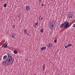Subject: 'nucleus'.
Here are the masks:
<instances>
[{"label": "nucleus", "instance_id": "aec40b11", "mask_svg": "<svg viewBox=\"0 0 75 75\" xmlns=\"http://www.w3.org/2000/svg\"><path fill=\"white\" fill-rule=\"evenodd\" d=\"M15 37V36H14L13 35H12V38L13 39Z\"/></svg>", "mask_w": 75, "mask_h": 75}, {"label": "nucleus", "instance_id": "1a4fd4ad", "mask_svg": "<svg viewBox=\"0 0 75 75\" xmlns=\"http://www.w3.org/2000/svg\"><path fill=\"white\" fill-rule=\"evenodd\" d=\"M45 49H46V47H43L41 48V50L43 51V50H45Z\"/></svg>", "mask_w": 75, "mask_h": 75}, {"label": "nucleus", "instance_id": "cd10ccee", "mask_svg": "<svg viewBox=\"0 0 75 75\" xmlns=\"http://www.w3.org/2000/svg\"><path fill=\"white\" fill-rule=\"evenodd\" d=\"M26 59V60H27V61H28V59Z\"/></svg>", "mask_w": 75, "mask_h": 75}, {"label": "nucleus", "instance_id": "423d86ee", "mask_svg": "<svg viewBox=\"0 0 75 75\" xmlns=\"http://www.w3.org/2000/svg\"><path fill=\"white\" fill-rule=\"evenodd\" d=\"M8 45L6 44H2V46L4 48H7Z\"/></svg>", "mask_w": 75, "mask_h": 75}, {"label": "nucleus", "instance_id": "39448f33", "mask_svg": "<svg viewBox=\"0 0 75 75\" xmlns=\"http://www.w3.org/2000/svg\"><path fill=\"white\" fill-rule=\"evenodd\" d=\"M52 47V45L51 44V43H49L47 45L48 48H51Z\"/></svg>", "mask_w": 75, "mask_h": 75}, {"label": "nucleus", "instance_id": "6e6552de", "mask_svg": "<svg viewBox=\"0 0 75 75\" xmlns=\"http://www.w3.org/2000/svg\"><path fill=\"white\" fill-rule=\"evenodd\" d=\"M7 64L6 63V62H3L2 63V65H7V64Z\"/></svg>", "mask_w": 75, "mask_h": 75}, {"label": "nucleus", "instance_id": "ddd939ff", "mask_svg": "<svg viewBox=\"0 0 75 75\" xmlns=\"http://www.w3.org/2000/svg\"><path fill=\"white\" fill-rule=\"evenodd\" d=\"M7 55L4 56L3 57V58L4 59H6V58H7Z\"/></svg>", "mask_w": 75, "mask_h": 75}, {"label": "nucleus", "instance_id": "393cba45", "mask_svg": "<svg viewBox=\"0 0 75 75\" xmlns=\"http://www.w3.org/2000/svg\"><path fill=\"white\" fill-rule=\"evenodd\" d=\"M54 42H55V43H57V40H55L54 41Z\"/></svg>", "mask_w": 75, "mask_h": 75}, {"label": "nucleus", "instance_id": "20e7f679", "mask_svg": "<svg viewBox=\"0 0 75 75\" xmlns=\"http://www.w3.org/2000/svg\"><path fill=\"white\" fill-rule=\"evenodd\" d=\"M30 7L29 6H27L26 8V10L27 11H28L29 10H30Z\"/></svg>", "mask_w": 75, "mask_h": 75}, {"label": "nucleus", "instance_id": "b1692460", "mask_svg": "<svg viewBox=\"0 0 75 75\" xmlns=\"http://www.w3.org/2000/svg\"><path fill=\"white\" fill-rule=\"evenodd\" d=\"M41 20H43V18L41 17Z\"/></svg>", "mask_w": 75, "mask_h": 75}, {"label": "nucleus", "instance_id": "dca6fc26", "mask_svg": "<svg viewBox=\"0 0 75 75\" xmlns=\"http://www.w3.org/2000/svg\"><path fill=\"white\" fill-rule=\"evenodd\" d=\"M44 31V29H42L40 30V32L42 33H43V31Z\"/></svg>", "mask_w": 75, "mask_h": 75}, {"label": "nucleus", "instance_id": "4468645a", "mask_svg": "<svg viewBox=\"0 0 75 75\" xmlns=\"http://www.w3.org/2000/svg\"><path fill=\"white\" fill-rule=\"evenodd\" d=\"M52 25V23H51V22L50 21H49V25L50 26H51V25Z\"/></svg>", "mask_w": 75, "mask_h": 75}, {"label": "nucleus", "instance_id": "c85d7f7f", "mask_svg": "<svg viewBox=\"0 0 75 75\" xmlns=\"http://www.w3.org/2000/svg\"><path fill=\"white\" fill-rule=\"evenodd\" d=\"M27 35H28V34H27Z\"/></svg>", "mask_w": 75, "mask_h": 75}, {"label": "nucleus", "instance_id": "4be33fe9", "mask_svg": "<svg viewBox=\"0 0 75 75\" xmlns=\"http://www.w3.org/2000/svg\"><path fill=\"white\" fill-rule=\"evenodd\" d=\"M68 45H67L65 46V48H68Z\"/></svg>", "mask_w": 75, "mask_h": 75}, {"label": "nucleus", "instance_id": "5701e85b", "mask_svg": "<svg viewBox=\"0 0 75 75\" xmlns=\"http://www.w3.org/2000/svg\"><path fill=\"white\" fill-rule=\"evenodd\" d=\"M73 27H75V24H74L73 25Z\"/></svg>", "mask_w": 75, "mask_h": 75}, {"label": "nucleus", "instance_id": "9b49d317", "mask_svg": "<svg viewBox=\"0 0 75 75\" xmlns=\"http://www.w3.org/2000/svg\"><path fill=\"white\" fill-rule=\"evenodd\" d=\"M13 52L15 54H16L17 53V51L16 50H14L13 51Z\"/></svg>", "mask_w": 75, "mask_h": 75}, {"label": "nucleus", "instance_id": "6ab92c4d", "mask_svg": "<svg viewBox=\"0 0 75 75\" xmlns=\"http://www.w3.org/2000/svg\"><path fill=\"white\" fill-rule=\"evenodd\" d=\"M18 17L20 18V17H21V14H19L18 16Z\"/></svg>", "mask_w": 75, "mask_h": 75}, {"label": "nucleus", "instance_id": "2eb2a0df", "mask_svg": "<svg viewBox=\"0 0 75 75\" xmlns=\"http://www.w3.org/2000/svg\"><path fill=\"white\" fill-rule=\"evenodd\" d=\"M54 26H55V25H54V24H52V25L51 26L52 28H54Z\"/></svg>", "mask_w": 75, "mask_h": 75}, {"label": "nucleus", "instance_id": "f3484780", "mask_svg": "<svg viewBox=\"0 0 75 75\" xmlns=\"http://www.w3.org/2000/svg\"><path fill=\"white\" fill-rule=\"evenodd\" d=\"M4 7H7V4H5L4 5Z\"/></svg>", "mask_w": 75, "mask_h": 75}, {"label": "nucleus", "instance_id": "a878e982", "mask_svg": "<svg viewBox=\"0 0 75 75\" xmlns=\"http://www.w3.org/2000/svg\"><path fill=\"white\" fill-rule=\"evenodd\" d=\"M39 0V1H40V2L41 1H42V0Z\"/></svg>", "mask_w": 75, "mask_h": 75}, {"label": "nucleus", "instance_id": "f8f14e48", "mask_svg": "<svg viewBox=\"0 0 75 75\" xmlns=\"http://www.w3.org/2000/svg\"><path fill=\"white\" fill-rule=\"evenodd\" d=\"M27 30L26 29H25L24 30V33L25 34H27Z\"/></svg>", "mask_w": 75, "mask_h": 75}, {"label": "nucleus", "instance_id": "f03ea898", "mask_svg": "<svg viewBox=\"0 0 75 75\" xmlns=\"http://www.w3.org/2000/svg\"><path fill=\"white\" fill-rule=\"evenodd\" d=\"M63 25H64V28H67V27H69V23H67V22H64L63 23Z\"/></svg>", "mask_w": 75, "mask_h": 75}, {"label": "nucleus", "instance_id": "bb28decb", "mask_svg": "<svg viewBox=\"0 0 75 75\" xmlns=\"http://www.w3.org/2000/svg\"><path fill=\"white\" fill-rule=\"evenodd\" d=\"M42 6H44V4H42Z\"/></svg>", "mask_w": 75, "mask_h": 75}, {"label": "nucleus", "instance_id": "0eeeda50", "mask_svg": "<svg viewBox=\"0 0 75 75\" xmlns=\"http://www.w3.org/2000/svg\"><path fill=\"white\" fill-rule=\"evenodd\" d=\"M37 25H38V22L35 23L34 25V27H36L37 26Z\"/></svg>", "mask_w": 75, "mask_h": 75}, {"label": "nucleus", "instance_id": "9d476101", "mask_svg": "<svg viewBox=\"0 0 75 75\" xmlns=\"http://www.w3.org/2000/svg\"><path fill=\"white\" fill-rule=\"evenodd\" d=\"M60 27L62 28H64V24H62L60 25Z\"/></svg>", "mask_w": 75, "mask_h": 75}, {"label": "nucleus", "instance_id": "a211bd4d", "mask_svg": "<svg viewBox=\"0 0 75 75\" xmlns=\"http://www.w3.org/2000/svg\"><path fill=\"white\" fill-rule=\"evenodd\" d=\"M67 46L68 47H71V46H72V45L71 44H69L67 45Z\"/></svg>", "mask_w": 75, "mask_h": 75}, {"label": "nucleus", "instance_id": "7ed1b4c3", "mask_svg": "<svg viewBox=\"0 0 75 75\" xmlns=\"http://www.w3.org/2000/svg\"><path fill=\"white\" fill-rule=\"evenodd\" d=\"M67 18H69V19H70V18H72V14L69 12L67 15Z\"/></svg>", "mask_w": 75, "mask_h": 75}, {"label": "nucleus", "instance_id": "f257e3e1", "mask_svg": "<svg viewBox=\"0 0 75 75\" xmlns=\"http://www.w3.org/2000/svg\"><path fill=\"white\" fill-rule=\"evenodd\" d=\"M7 55V62L9 64H7V66H8V65H10V64L13 62V59L12 56L10 54H8Z\"/></svg>", "mask_w": 75, "mask_h": 75}, {"label": "nucleus", "instance_id": "412c9836", "mask_svg": "<svg viewBox=\"0 0 75 75\" xmlns=\"http://www.w3.org/2000/svg\"><path fill=\"white\" fill-rule=\"evenodd\" d=\"M15 28V25H13V28Z\"/></svg>", "mask_w": 75, "mask_h": 75}]
</instances>
